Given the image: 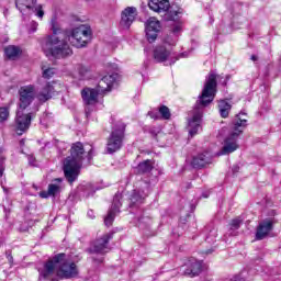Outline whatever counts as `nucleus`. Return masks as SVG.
I'll return each mask as SVG.
<instances>
[{"label": "nucleus", "mask_w": 281, "mask_h": 281, "mask_svg": "<svg viewBox=\"0 0 281 281\" xmlns=\"http://www.w3.org/2000/svg\"><path fill=\"white\" fill-rule=\"evenodd\" d=\"M218 83L216 82V74L210 72L205 78L204 87L202 89L201 94L198 97V100L193 106V109L189 112V134L191 137H194L199 133L201 128V122H203V112L206 106H210L212 102H214V98H216V87Z\"/></svg>", "instance_id": "1"}, {"label": "nucleus", "mask_w": 281, "mask_h": 281, "mask_svg": "<svg viewBox=\"0 0 281 281\" xmlns=\"http://www.w3.org/2000/svg\"><path fill=\"white\" fill-rule=\"evenodd\" d=\"M91 159H93V148L87 153L85 151V145H82V143L77 142L71 145L70 156L64 160L63 167L64 175L68 183H74V181L78 179L82 164L86 160L87 166H89V164H91Z\"/></svg>", "instance_id": "2"}, {"label": "nucleus", "mask_w": 281, "mask_h": 281, "mask_svg": "<svg viewBox=\"0 0 281 281\" xmlns=\"http://www.w3.org/2000/svg\"><path fill=\"white\" fill-rule=\"evenodd\" d=\"M19 93L20 110L16 112L13 128L16 135H23V133H26L30 130V126H32V117H34L33 113H23V111L34 102V86L29 85L21 87Z\"/></svg>", "instance_id": "3"}, {"label": "nucleus", "mask_w": 281, "mask_h": 281, "mask_svg": "<svg viewBox=\"0 0 281 281\" xmlns=\"http://www.w3.org/2000/svg\"><path fill=\"white\" fill-rule=\"evenodd\" d=\"M42 49L45 56L48 58L52 56V58H56L57 60L74 56V49H71L69 43L65 40H60V37L56 35H46L43 38Z\"/></svg>", "instance_id": "4"}, {"label": "nucleus", "mask_w": 281, "mask_h": 281, "mask_svg": "<svg viewBox=\"0 0 281 281\" xmlns=\"http://www.w3.org/2000/svg\"><path fill=\"white\" fill-rule=\"evenodd\" d=\"M117 78H120V75L116 72H113L112 75H105L102 79H100L95 89L85 88L81 91V98L85 104H88V105L98 104V97L104 93H109L113 85H115V82L117 81Z\"/></svg>", "instance_id": "5"}, {"label": "nucleus", "mask_w": 281, "mask_h": 281, "mask_svg": "<svg viewBox=\"0 0 281 281\" xmlns=\"http://www.w3.org/2000/svg\"><path fill=\"white\" fill-rule=\"evenodd\" d=\"M240 115H247V113L240 112L236 115L237 121L233 123V132L224 139V146L218 155H232V153L238 150V137H240L243 131L247 128V120L240 119Z\"/></svg>", "instance_id": "6"}, {"label": "nucleus", "mask_w": 281, "mask_h": 281, "mask_svg": "<svg viewBox=\"0 0 281 281\" xmlns=\"http://www.w3.org/2000/svg\"><path fill=\"white\" fill-rule=\"evenodd\" d=\"M126 135V123L119 121L113 127L106 142L108 155H113L124 146V137Z\"/></svg>", "instance_id": "7"}, {"label": "nucleus", "mask_w": 281, "mask_h": 281, "mask_svg": "<svg viewBox=\"0 0 281 281\" xmlns=\"http://www.w3.org/2000/svg\"><path fill=\"white\" fill-rule=\"evenodd\" d=\"M69 43L72 44V47L80 49L87 47V44L91 40V27L87 25H80L76 29H72L69 34H67Z\"/></svg>", "instance_id": "8"}, {"label": "nucleus", "mask_w": 281, "mask_h": 281, "mask_svg": "<svg viewBox=\"0 0 281 281\" xmlns=\"http://www.w3.org/2000/svg\"><path fill=\"white\" fill-rule=\"evenodd\" d=\"M65 257V254H58L53 259L46 261L42 267L37 268L40 280H54V276H56V267H58V262Z\"/></svg>", "instance_id": "9"}, {"label": "nucleus", "mask_w": 281, "mask_h": 281, "mask_svg": "<svg viewBox=\"0 0 281 281\" xmlns=\"http://www.w3.org/2000/svg\"><path fill=\"white\" fill-rule=\"evenodd\" d=\"M148 7L153 12H165V21H179V11H168L170 9L169 0H149Z\"/></svg>", "instance_id": "10"}, {"label": "nucleus", "mask_w": 281, "mask_h": 281, "mask_svg": "<svg viewBox=\"0 0 281 281\" xmlns=\"http://www.w3.org/2000/svg\"><path fill=\"white\" fill-rule=\"evenodd\" d=\"M153 56L156 63H167L166 65H175L176 60L183 58V54L179 55L178 57L172 56V47L161 44L154 48Z\"/></svg>", "instance_id": "11"}, {"label": "nucleus", "mask_w": 281, "mask_h": 281, "mask_svg": "<svg viewBox=\"0 0 281 281\" xmlns=\"http://www.w3.org/2000/svg\"><path fill=\"white\" fill-rule=\"evenodd\" d=\"M15 5L21 14H36L38 19L45 16L43 4H36V0H15Z\"/></svg>", "instance_id": "12"}, {"label": "nucleus", "mask_w": 281, "mask_h": 281, "mask_svg": "<svg viewBox=\"0 0 281 281\" xmlns=\"http://www.w3.org/2000/svg\"><path fill=\"white\" fill-rule=\"evenodd\" d=\"M113 240V233H108L103 235L101 238L92 241L90 246L87 248V252L90 255L97 254L100 256H104L109 249V243Z\"/></svg>", "instance_id": "13"}, {"label": "nucleus", "mask_w": 281, "mask_h": 281, "mask_svg": "<svg viewBox=\"0 0 281 281\" xmlns=\"http://www.w3.org/2000/svg\"><path fill=\"white\" fill-rule=\"evenodd\" d=\"M67 256L63 258L60 262L57 263L58 269V276L60 278H64L65 280H71V278L78 277V266H76V262L67 261Z\"/></svg>", "instance_id": "14"}, {"label": "nucleus", "mask_w": 281, "mask_h": 281, "mask_svg": "<svg viewBox=\"0 0 281 281\" xmlns=\"http://www.w3.org/2000/svg\"><path fill=\"white\" fill-rule=\"evenodd\" d=\"M120 207H122V193L117 192L114 198L112 205L108 212V215L104 218L106 227H111L117 214H120Z\"/></svg>", "instance_id": "15"}, {"label": "nucleus", "mask_w": 281, "mask_h": 281, "mask_svg": "<svg viewBox=\"0 0 281 281\" xmlns=\"http://www.w3.org/2000/svg\"><path fill=\"white\" fill-rule=\"evenodd\" d=\"M161 30V23L155 18H149L145 23L146 38L148 43H155Z\"/></svg>", "instance_id": "16"}, {"label": "nucleus", "mask_w": 281, "mask_h": 281, "mask_svg": "<svg viewBox=\"0 0 281 281\" xmlns=\"http://www.w3.org/2000/svg\"><path fill=\"white\" fill-rule=\"evenodd\" d=\"M183 32V26L181 22H177L171 27V33L162 38V44L165 47H175L177 45V41H179V35Z\"/></svg>", "instance_id": "17"}, {"label": "nucleus", "mask_w": 281, "mask_h": 281, "mask_svg": "<svg viewBox=\"0 0 281 281\" xmlns=\"http://www.w3.org/2000/svg\"><path fill=\"white\" fill-rule=\"evenodd\" d=\"M60 192H63V179L56 178L48 184L47 191L40 192V196L41 199H49V196L56 199Z\"/></svg>", "instance_id": "18"}, {"label": "nucleus", "mask_w": 281, "mask_h": 281, "mask_svg": "<svg viewBox=\"0 0 281 281\" xmlns=\"http://www.w3.org/2000/svg\"><path fill=\"white\" fill-rule=\"evenodd\" d=\"M183 276L188 278H196L203 271V262L196 259H190L184 267H182Z\"/></svg>", "instance_id": "19"}, {"label": "nucleus", "mask_w": 281, "mask_h": 281, "mask_svg": "<svg viewBox=\"0 0 281 281\" xmlns=\"http://www.w3.org/2000/svg\"><path fill=\"white\" fill-rule=\"evenodd\" d=\"M135 16H137V9L135 7H127L122 12L120 25L123 26L124 30H128L131 25H133Z\"/></svg>", "instance_id": "20"}, {"label": "nucleus", "mask_w": 281, "mask_h": 281, "mask_svg": "<svg viewBox=\"0 0 281 281\" xmlns=\"http://www.w3.org/2000/svg\"><path fill=\"white\" fill-rule=\"evenodd\" d=\"M148 196V189H135L130 195V207L131 210H135V207H139V205L144 204L146 198Z\"/></svg>", "instance_id": "21"}, {"label": "nucleus", "mask_w": 281, "mask_h": 281, "mask_svg": "<svg viewBox=\"0 0 281 281\" xmlns=\"http://www.w3.org/2000/svg\"><path fill=\"white\" fill-rule=\"evenodd\" d=\"M210 164H212V154L207 151L193 156L191 161L192 168L195 169L205 168V166H210Z\"/></svg>", "instance_id": "22"}, {"label": "nucleus", "mask_w": 281, "mask_h": 281, "mask_svg": "<svg viewBox=\"0 0 281 281\" xmlns=\"http://www.w3.org/2000/svg\"><path fill=\"white\" fill-rule=\"evenodd\" d=\"M273 229V220L266 218L261 223H259L256 232L257 240H263L268 235L269 232Z\"/></svg>", "instance_id": "23"}, {"label": "nucleus", "mask_w": 281, "mask_h": 281, "mask_svg": "<svg viewBox=\"0 0 281 281\" xmlns=\"http://www.w3.org/2000/svg\"><path fill=\"white\" fill-rule=\"evenodd\" d=\"M56 92L53 82H46V85L36 94L38 102L45 103L47 100H52L54 93Z\"/></svg>", "instance_id": "24"}, {"label": "nucleus", "mask_w": 281, "mask_h": 281, "mask_svg": "<svg viewBox=\"0 0 281 281\" xmlns=\"http://www.w3.org/2000/svg\"><path fill=\"white\" fill-rule=\"evenodd\" d=\"M153 168H155V162H153V160H144L136 167L137 175H148V172L153 171Z\"/></svg>", "instance_id": "25"}, {"label": "nucleus", "mask_w": 281, "mask_h": 281, "mask_svg": "<svg viewBox=\"0 0 281 281\" xmlns=\"http://www.w3.org/2000/svg\"><path fill=\"white\" fill-rule=\"evenodd\" d=\"M4 55L9 60H16L21 56V47L9 45L4 48Z\"/></svg>", "instance_id": "26"}, {"label": "nucleus", "mask_w": 281, "mask_h": 281, "mask_svg": "<svg viewBox=\"0 0 281 281\" xmlns=\"http://www.w3.org/2000/svg\"><path fill=\"white\" fill-rule=\"evenodd\" d=\"M220 115L221 117H229V112L232 111V104L226 100H221L218 103Z\"/></svg>", "instance_id": "27"}, {"label": "nucleus", "mask_w": 281, "mask_h": 281, "mask_svg": "<svg viewBox=\"0 0 281 281\" xmlns=\"http://www.w3.org/2000/svg\"><path fill=\"white\" fill-rule=\"evenodd\" d=\"M80 80H89L91 78V67L85 65H78L77 67Z\"/></svg>", "instance_id": "28"}, {"label": "nucleus", "mask_w": 281, "mask_h": 281, "mask_svg": "<svg viewBox=\"0 0 281 281\" xmlns=\"http://www.w3.org/2000/svg\"><path fill=\"white\" fill-rule=\"evenodd\" d=\"M158 113L161 120H170V117H172V114L170 113V108L166 105H160L158 108Z\"/></svg>", "instance_id": "29"}, {"label": "nucleus", "mask_w": 281, "mask_h": 281, "mask_svg": "<svg viewBox=\"0 0 281 281\" xmlns=\"http://www.w3.org/2000/svg\"><path fill=\"white\" fill-rule=\"evenodd\" d=\"M138 227L140 229H146L150 227V217L148 216H143L138 218Z\"/></svg>", "instance_id": "30"}, {"label": "nucleus", "mask_w": 281, "mask_h": 281, "mask_svg": "<svg viewBox=\"0 0 281 281\" xmlns=\"http://www.w3.org/2000/svg\"><path fill=\"white\" fill-rule=\"evenodd\" d=\"M95 190H98V189H94L93 184H91V183H87L86 186H83V194L87 198L93 196V194H95Z\"/></svg>", "instance_id": "31"}, {"label": "nucleus", "mask_w": 281, "mask_h": 281, "mask_svg": "<svg viewBox=\"0 0 281 281\" xmlns=\"http://www.w3.org/2000/svg\"><path fill=\"white\" fill-rule=\"evenodd\" d=\"M5 171V156H3V147L0 146V177H3Z\"/></svg>", "instance_id": "32"}, {"label": "nucleus", "mask_w": 281, "mask_h": 281, "mask_svg": "<svg viewBox=\"0 0 281 281\" xmlns=\"http://www.w3.org/2000/svg\"><path fill=\"white\" fill-rule=\"evenodd\" d=\"M240 225H243V220L240 217H236L231 221L229 228L235 232L236 229H240Z\"/></svg>", "instance_id": "33"}, {"label": "nucleus", "mask_w": 281, "mask_h": 281, "mask_svg": "<svg viewBox=\"0 0 281 281\" xmlns=\"http://www.w3.org/2000/svg\"><path fill=\"white\" fill-rule=\"evenodd\" d=\"M43 70V78H46L47 80H49V78H54V75L56 74V69L55 68H42Z\"/></svg>", "instance_id": "34"}, {"label": "nucleus", "mask_w": 281, "mask_h": 281, "mask_svg": "<svg viewBox=\"0 0 281 281\" xmlns=\"http://www.w3.org/2000/svg\"><path fill=\"white\" fill-rule=\"evenodd\" d=\"M50 30L53 32L52 36H57V34H60V27H58V24L54 19L50 21Z\"/></svg>", "instance_id": "35"}, {"label": "nucleus", "mask_w": 281, "mask_h": 281, "mask_svg": "<svg viewBox=\"0 0 281 281\" xmlns=\"http://www.w3.org/2000/svg\"><path fill=\"white\" fill-rule=\"evenodd\" d=\"M54 144H55L56 148H58V150L60 153H63V150H67V148H68L67 143H65L63 140L55 139Z\"/></svg>", "instance_id": "36"}, {"label": "nucleus", "mask_w": 281, "mask_h": 281, "mask_svg": "<svg viewBox=\"0 0 281 281\" xmlns=\"http://www.w3.org/2000/svg\"><path fill=\"white\" fill-rule=\"evenodd\" d=\"M8 115H10V112H8L7 108H0V124L8 120Z\"/></svg>", "instance_id": "37"}, {"label": "nucleus", "mask_w": 281, "mask_h": 281, "mask_svg": "<svg viewBox=\"0 0 281 281\" xmlns=\"http://www.w3.org/2000/svg\"><path fill=\"white\" fill-rule=\"evenodd\" d=\"M33 225H34V221L31 220V221L20 225L19 231L20 232H29L30 227H32Z\"/></svg>", "instance_id": "38"}, {"label": "nucleus", "mask_w": 281, "mask_h": 281, "mask_svg": "<svg viewBox=\"0 0 281 281\" xmlns=\"http://www.w3.org/2000/svg\"><path fill=\"white\" fill-rule=\"evenodd\" d=\"M147 115L149 117H151V120H160L161 116L159 115V112L157 110H151L147 113Z\"/></svg>", "instance_id": "39"}, {"label": "nucleus", "mask_w": 281, "mask_h": 281, "mask_svg": "<svg viewBox=\"0 0 281 281\" xmlns=\"http://www.w3.org/2000/svg\"><path fill=\"white\" fill-rule=\"evenodd\" d=\"M36 30H38V23L35 21H32L30 23L29 34H34V32H36Z\"/></svg>", "instance_id": "40"}, {"label": "nucleus", "mask_w": 281, "mask_h": 281, "mask_svg": "<svg viewBox=\"0 0 281 281\" xmlns=\"http://www.w3.org/2000/svg\"><path fill=\"white\" fill-rule=\"evenodd\" d=\"M27 161L29 165L33 166V168H36V166H38L36 157H34L33 155H27Z\"/></svg>", "instance_id": "41"}, {"label": "nucleus", "mask_w": 281, "mask_h": 281, "mask_svg": "<svg viewBox=\"0 0 281 281\" xmlns=\"http://www.w3.org/2000/svg\"><path fill=\"white\" fill-rule=\"evenodd\" d=\"M7 260L9 263L14 265V257H12V250L5 251Z\"/></svg>", "instance_id": "42"}, {"label": "nucleus", "mask_w": 281, "mask_h": 281, "mask_svg": "<svg viewBox=\"0 0 281 281\" xmlns=\"http://www.w3.org/2000/svg\"><path fill=\"white\" fill-rule=\"evenodd\" d=\"M149 133H150V135H153L154 137H157V134H158V133H161V128H159V127H150V128H149Z\"/></svg>", "instance_id": "43"}, {"label": "nucleus", "mask_w": 281, "mask_h": 281, "mask_svg": "<svg viewBox=\"0 0 281 281\" xmlns=\"http://www.w3.org/2000/svg\"><path fill=\"white\" fill-rule=\"evenodd\" d=\"M92 262H94V265H102V262H104V257H92Z\"/></svg>", "instance_id": "44"}, {"label": "nucleus", "mask_w": 281, "mask_h": 281, "mask_svg": "<svg viewBox=\"0 0 281 281\" xmlns=\"http://www.w3.org/2000/svg\"><path fill=\"white\" fill-rule=\"evenodd\" d=\"M4 218L5 221H8L9 216H10V210H8L7 207H4Z\"/></svg>", "instance_id": "45"}, {"label": "nucleus", "mask_w": 281, "mask_h": 281, "mask_svg": "<svg viewBox=\"0 0 281 281\" xmlns=\"http://www.w3.org/2000/svg\"><path fill=\"white\" fill-rule=\"evenodd\" d=\"M88 216L90 217V218H95V215H93V211H88Z\"/></svg>", "instance_id": "46"}, {"label": "nucleus", "mask_w": 281, "mask_h": 281, "mask_svg": "<svg viewBox=\"0 0 281 281\" xmlns=\"http://www.w3.org/2000/svg\"><path fill=\"white\" fill-rule=\"evenodd\" d=\"M250 59H251L254 63H256V61H258V56H257V55H251Z\"/></svg>", "instance_id": "47"}, {"label": "nucleus", "mask_w": 281, "mask_h": 281, "mask_svg": "<svg viewBox=\"0 0 281 281\" xmlns=\"http://www.w3.org/2000/svg\"><path fill=\"white\" fill-rule=\"evenodd\" d=\"M238 170H240V167H239V166H234V167H233V172H238Z\"/></svg>", "instance_id": "48"}, {"label": "nucleus", "mask_w": 281, "mask_h": 281, "mask_svg": "<svg viewBox=\"0 0 281 281\" xmlns=\"http://www.w3.org/2000/svg\"><path fill=\"white\" fill-rule=\"evenodd\" d=\"M20 146H21V147L25 146V139H21V140H20Z\"/></svg>", "instance_id": "49"}, {"label": "nucleus", "mask_w": 281, "mask_h": 281, "mask_svg": "<svg viewBox=\"0 0 281 281\" xmlns=\"http://www.w3.org/2000/svg\"><path fill=\"white\" fill-rule=\"evenodd\" d=\"M233 281H245V279H240L238 277H235V279Z\"/></svg>", "instance_id": "50"}, {"label": "nucleus", "mask_w": 281, "mask_h": 281, "mask_svg": "<svg viewBox=\"0 0 281 281\" xmlns=\"http://www.w3.org/2000/svg\"><path fill=\"white\" fill-rule=\"evenodd\" d=\"M213 251H214V249H209L205 251V254L209 255V254H212Z\"/></svg>", "instance_id": "51"}, {"label": "nucleus", "mask_w": 281, "mask_h": 281, "mask_svg": "<svg viewBox=\"0 0 281 281\" xmlns=\"http://www.w3.org/2000/svg\"><path fill=\"white\" fill-rule=\"evenodd\" d=\"M223 85H227V79L224 80Z\"/></svg>", "instance_id": "52"}, {"label": "nucleus", "mask_w": 281, "mask_h": 281, "mask_svg": "<svg viewBox=\"0 0 281 281\" xmlns=\"http://www.w3.org/2000/svg\"><path fill=\"white\" fill-rule=\"evenodd\" d=\"M87 117H89V112H86Z\"/></svg>", "instance_id": "53"}, {"label": "nucleus", "mask_w": 281, "mask_h": 281, "mask_svg": "<svg viewBox=\"0 0 281 281\" xmlns=\"http://www.w3.org/2000/svg\"><path fill=\"white\" fill-rule=\"evenodd\" d=\"M1 245H3V241H0V247H1Z\"/></svg>", "instance_id": "54"}]
</instances>
